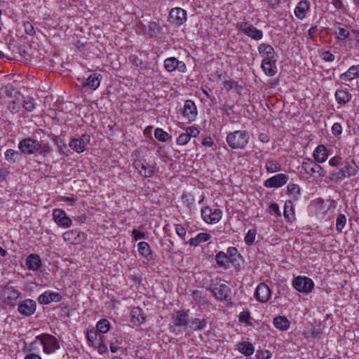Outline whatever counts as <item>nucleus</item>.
<instances>
[{"mask_svg":"<svg viewBox=\"0 0 359 359\" xmlns=\"http://www.w3.org/2000/svg\"><path fill=\"white\" fill-rule=\"evenodd\" d=\"M20 152L9 149H7L5 152V158L7 161L11 163H15L20 157Z\"/></svg>","mask_w":359,"mask_h":359,"instance_id":"a19ab883","label":"nucleus"},{"mask_svg":"<svg viewBox=\"0 0 359 359\" xmlns=\"http://www.w3.org/2000/svg\"><path fill=\"white\" fill-rule=\"evenodd\" d=\"M55 222L60 227L67 228L72 225V219L61 209H55L53 212Z\"/></svg>","mask_w":359,"mask_h":359,"instance_id":"dca6fc26","label":"nucleus"},{"mask_svg":"<svg viewBox=\"0 0 359 359\" xmlns=\"http://www.w3.org/2000/svg\"><path fill=\"white\" fill-rule=\"evenodd\" d=\"M230 259L231 258L222 251L217 252L215 255V261L218 267L223 269H228L229 268L231 263Z\"/></svg>","mask_w":359,"mask_h":359,"instance_id":"c756f323","label":"nucleus"},{"mask_svg":"<svg viewBox=\"0 0 359 359\" xmlns=\"http://www.w3.org/2000/svg\"><path fill=\"white\" fill-rule=\"evenodd\" d=\"M1 295L5 304L14 306V302L20 297L21 292L8 284L2 287Z\"/></svg>","mask_w":359,"mask_h":359,"instance_id":"9d476101","label":"nucleus"},{"mask_svg":"<svg viewBox=\"0 0 359 359\" xmlns=\"http://www.w3.org/2000/svg\"><path fill=\"white\" fill-rule=\"evenodd\" d=\"M50 151H51V149H50V146L48 144H46L44 145L41 144V148H39V149L37 152H39L41 155L46 156L47 154H48L50 152Z\"/></svg>","mask_w":359,"mask_h":359,"instance_id":"e2e57ef3","label":"nucleus"},{"mask_svg":"<svg viewBox=\"0 0 359 359\" xmlns=\"http://www.w3.org/2000/svg\"><path fill=\"white\" fill-rule=\"evenodd\" d=\"M24 27H25V31L27 34L33 36L35 34L34 28L32 24L30 23L29 22H27L24 23Z\"/></svg>","mask_w":359,"mask_h":359,"instance_id":"bf43d9fd","label":"nucleus"},{"mask_svg":"<svg viewBox=\"0 0 359 359\" xmlns=\"http://www.w3.org/2000/svg\"><path fill=\"white\" fill-rule=\"evenodd\" d=\"M207 325V321L205 318H194L190 320V328L194 330H202Z\"/></svg>","mask_w":359,"mask_h":359,"instance_id":"4c0bfd02","label":"nucleus"},{"mask_svg":"<svg viewBox=\"0 0 359 359\" xmlns=\"http://www.w3.org/2000/svg\"><path fill=\"white\" fill-rule=\"evenodd\" d=\"M22 106L28 111H32L35 108L34 100L31 97H25L22 95Z\"/></svg>","mask_w":359,"mask_h":359,"instance_id":"de8ad7c7","label":"nucleus"},{"mask_svg":"<svg viewBox=\"0 0 359 359\" xmlns=\"http://www.w3.org/2000/svg\"><path fill=\"white\" fill-rule=\"evenodd\" d=\"M133 166L138 173L144 177H151L154 174V167L150 165L145 160L137 159L133 162Z\"/></svg>","mask_w":359,"mask_h":359,"instance_id":"9b49d317","label":"nucleus"},{"mask_svg":"<svg viewBox=\"0 0 359 359\" xmlns=\"http://www.w3.org/2000/svg\"><path fill=\"white\" fill-rule=\"evenodd\" d=\"M258 51L260 55H265L264 59L268 60H276V53L274 48L269 44L261 43L258 46Z\"/></svg>","mask_w":359,"mask_h":359,"instance_id":"b1692460","label":"nucleus"},{"mask_svg":"<svg viewBox=\"0 0 359 359\" xmlns=\"http://www.w3.org/2000/svg\"><path fill=\"white\" fill-rule=\"evenodd\" d=\"M97 331L99 333H106L109 330L110 323L107 319H101L99 320L96 325ZM100 339H102V337L100 334H99Z\"/></svg>","mask_w":359,"mask_h":359,"instance_id":"ea45409f","label":"nucleus"},{"mask_svg":"<svg viewBox=\"0 0 359 359\" xmlns=\"http://www.w3.org/2000/svg\"><path fill=\"white\" fill-rule=\"evenodd\" d=\"M211 238V236L208 233H200L194 238H190L187 243L191 246L196 247L199 244L206 242Z\"/></svg>","mask_w":359,"mask_h":359,"instance_id":"72a5a7b5","label":"nucleus"},{"mask_svg":"<svg viewBox=\"0 0 359 359\" xmlns=\"http://www.w3.org/2000/svg\"><path fill=\"white\" fill-rule=\"evenodd\" d=\"M81 235V232L78 230H69L65 232L62 237L66 242L75 245L81 243L83 240ZM82 236H83V233H82Z\"/></svg>","mask_w":359,"mask_h":359,"instance_id":"412c9836","label":"nucleus"},{"mask_svg":"<svg viewBox=\"0 0 359 359\" xmlns=\"http://www.w3.org/2000/svg\"><path fill=\"white\" fill-rule=\"evenodd\" d=\"M346 223V217L343 214L338 215L336 219V230L341 232Z\"/></svg>","mask_w":359,"mask_h":359,"instance_id":"49530a36","label":"nucleus"},{"mask_svg":"<svg viewBox=\"0 0 359 359\" xmlns=\"http://www.w3.org/2000/svg\"><path fill=\"white\" fill-rule=\"evenodd\" d=\"M102 79V76L100 74H92L86 79L85 86L92 90H96L100 86Z\"/></svg>","mask_w":359,"mask_h":359,"instance_id":"473e14b6","label":"nucleus"},{"mask_svg":"<svg viewBox=\"0 0 359 359\" xmlns=\"http://www.w3.org/2000/svg\"><path fill=\"white\" fill-rule=\"evenodd\" d=\"M36 309V303L31 299H26L18 304V312L25 316H30L33 315Z\"/></svg>","mask_w":359,"mask_h":359,"instance_id":"f8f14e48","label":"nucleus"},{"mask_svg":"<svg viewBox=\"0 0 359 359\" xmlns=\"http://www.w3.org/2000/svg\"><path fill=\"white\" fill-rule=\"evenodd\" d=\"M22 101V95H21L20 93H18L17 96H15V99L11 102L8 105V108L10 109L11 113L16 114L20 111Z\"/></svg>","mask_w":359,"mask_h":359,"instance_id":"e433bc0d","label":"nucleus"},{"mask_svg":"<svg viewBox=\"0 0 359 359\" xmlns=\"http://www.w3.org/2000/svg\"><path fill=\"white\" fill-rule=\"evenodd\" d=\"M339 170H333L330 172V180L332 181H341L346 177H351L358 174L359 167L356 165L355 161L351 162L346 161L341 165Z\"/></svg>","mask_w":359,"mask_h":359,"instance_id":"f03ea898","label":"nucleus"},{"mask_svg":"<svg viewBox=\"0 0 359 359\" xmlns=\"http://www.w3.org/2000/svg\"><path fill=\"white\" fill-rule=\"evenodd\" d=\"M268 172H276L281 170L280 165L274 159H267L265 164Z\"/></svg>","mask_w":359,"mask_h":359,"instance_id":"58836bf2","label":"nucleus"},{"mask_svg":"<svg viewBox=\"0 0 359 359\" xmlns=\"http://www.w3.org/2000/svg\"><path fill=\"white\" fill-rule=\"evenodd\" d=\"M320 57L324 61L329 62H333L335 59L334 55L328 50L322 52L320 54Z\"/></svg>","mask_w":359,"mask_h":359,"instance_id":"5fc2aeb1","label":"nucleus"},{"mask_svg":"<svg viewBox=\"0 0 359 359\" xmlns=\"http://www.w3.org/2000/svg\"><path fill=\"white\" fill-rule=\"evenodd\" d=\"M250 135L246 130H236L229 133L226 138L228 145L232 149H243L249 142Z\"/></svg>","mask_w":359,"mask_h":359,"instance_id":"f257e3e1","label":"nucleus"},{"mask_svg":"<svg viewBox=\"0 0 359 359\" xmlns=\"http://www.w3.org/2000/svg\"><path fill=\"white\" fill-rule=\"evenodd\" d=\"M131 323L134 325H140L145 321L146 316L143 311L139 307H136L131 311Z\"/></svg>","mask_w":359,"mask_h":359,"instance_id":"2f4dec72","label":"nucleus"},{"mask_svg":"<svg viewBox=\"0 0 359 359\" xmlns=\"http://www.w3.org/2000/svg\"><path fill=\"white\" fill-rule=\"evenodd\" d=\"M61 299V294L56 292H45L38 297L40 304H48L52 302H59Z\"/></svg>","mask_w":359,"mask_h":359,"instance_id":"aec40b11","label":"nucleus"},{"mask_svg":"<svg viewBox=\"0 0 359 359\" xmlns=\"http://www.w3.org/2000/svg\"><path fill=\"white\" fill-rule=\"evenodd\" d=\"M337 102L341 105H345L352 99V95L346 90L339 88L334 93Z\"/></svg>","mask_w":359,"mask_h":359,"instance_id":"5701e85b","label":"nucleus"},{"mask_svg":"<svg viewBox=\"0 0 359 359\" xmlns=\"http://www.w3.org/2000/svg\"><path fill=\"white\" fill-rule=\"evenodd\" d=\"M292 286L297 291L307 294L313 290L314 283L309 277L299 276L294 278Z\"/></svg>","mask_w":359,"mask_h":359,"instance_id":"423d86ee","label":"nucleus"},{"mask_svg":"<svg viewBox=\"0 0 359 359\" xmlns=\"http://www.w3.org/2000/svg\"><path fill=\"white\" fill-rule=\"evenodd\" d=\"M252 320L253 318L248 311H243L241 312L239 315V321L241 323H244L247 325H252Z\"/></svg>","mask_w":359,"mask_h":359,"instance_id":"37998d69","label":"nucleus"},{"mask_svg":"<svg viewBox=\"0 0 359 359\" xmlns=\"http://www.w3.org/2000/svg\"><path fill=\"white\" fill-rule=\"evenodd\" d=\"M236 349L245 356H250L255 352L253 344L249 341H241L236 344Z\"/></svg>","mask_w":359,"mask_h":359,"instance_id":"cd10ccee","label":"nucleus"},{"mask_svg":"<svg viewBox=\"0 0 359 359\" xmlns=\"http://www.w3.org/2000/svg\"><path fill=\"white\" fill-rule=\"evenodd\" d=\"M97 335H98V333H97V330H88L86 337L89 341L93 342L95 340H97Z\"/></svg>","mask_w":359,"mask_h":359,"instance_id":"4d7b16f0","label":"nucleus"},{"mask_svg":"<svg viewBox=\"0 0 359 359\" xmlns=\"http://www.w3.org/2000/svg\"><path fill=\"white\" fill-rule=\"evenodd\" d=\"M36 340L41 341L43 351L47 353H53L60 348L57 339L52 334L43 333L36 337Z\"/></svg>","mask_w":359,"mask_h":359,"instance_id":"20e7f679","label":"nucleus"},{"mask_svg":"<svg viewBox=\"0 0 359 359\" xmlns=\"http://www.w3.org/2000/svg\"><path fill=\"white\" fill-rule=\"evenodd\" d=\"M273 325L279 330H287L290 327L287 318L283 316H278L273 319Z\"/></svg>","mask_w":359,"mask_h":359,"instance_id":"f704fd0d","label":"nucleus"},{"mask_svg":"<svg viewBox=\"0 0 359 359\" xmlns=\"http://www.w3.org/2000/svg\"><path fill=\"white\" fill-rule=\"evenodd\" d=\"M310 2L308 0H302L300 1L294 8V15L295 16L302 20L305 18L306 11L310 8Z\"/></svg>","mask_w":359,"mask_h":359,"instance_id":"4be33fe9","label":"nucleus"},{"mask_svg":"<svg viewBox=\"0 0 359 359\" xmlns=\"http://www.w3.org/2000/svg\"><path fill=\"white\" fill-rule=\"evenodd\" d=\"M287 191L292 194H299L300 192V187L295 184H289L287 185Z\"/></svg>","mask_w":359,"mask_h":359,"instance_id":"052dcab7","label":"nucleus"},{"mask_svg":"<svg viewBox=\"0 0 359 359\" xmlns=\"http://www.w3.org/2000/svg\"><path fill=\"white\" fill-rule=\"evenodd\" d=\"M164 67L168 72L177 69L180 72H185L187 67L184 62L178 60L175 57H170L164 60Z\"/></svg>","mask_w":359,"mask_h":359,"instance_id":"4468645a","label":"nucleus"},{"mask_svg":"<svg viewBox=\"0 0 359 359\" xmlns=\"http://www.w3.org/2000/svg\"><path fill=\"white\" fill-rule=\"evenodd\" d=\"M228 257H229L230 261L231 263H233L236 261V257H240L241 255L238 254V250L234 247H230L227 250V253H226Z\"/></svg>","mask_w":359,"mask_h":359,"instance_id":"8fccbe9b","label":"nucleus"},{"mask_svg":"<svg viewBox=\"0 0 359 359\" xmlns=\"http://www.w3.org/2000/svg\"><path fill=\"white\" fill-rule=\"evenodd\" d=\"M237 86V82L231 80L225 81L224 82V87L226 90H230Z\"/></svg>","mask_w":359,"mask_h":359,"instance_id":"69168bd1","label":"nucleus"},{"mask_svg":"<svg viewBox=\"0 0 359 359\" xmlns=\"http://www.w3.org/2000/svg\"><path fill=\"white\" fill-rule=\"evenodd\" d=\"M342 132V127L340 123H335L332 125V133L334 135H339Z\"/></svg>","mask_w":359,"mask_h":359,"instance_id":"0e129e2a","label":"nucleus"},{"mask_svg":"<svg viewBox=\"0 0 359 359\" xmlns=\"http://www.w3.org/2000/svg\"><path fill=\"white\" fill-rule=\"evenodd\" d=\"M169 18L175 25L180 26L187 21V12L181 8H173L170 11Z\"/></svg>","mask_w":359,"mask_h":359,"instance_id":"f3484780","label":"nucleus"},{"mask_svg":"<svg viewBox=\"0 0 359 359\" xmlns=\"http://www.w3.org/2000/svg\"><path fill=\"white\" fill-rule=\"evenodd\" d=\"M256 230L255 229H250L246 236H245V242L247 245H250L254 243L256 236Z\"/></svg>","mask_w":359,"mask_h":359,"instance_id":"09e8293b","label":"nucleus"},{"mask_svg":"<svg viewBox=\"0 0 359 359\" xmlns=\"http://www.w3.org/2000/svg\"><path fill=\"white\" fill-rule=\"evenodd\" d=\"M302 167L306 173L316 175L318 177H325L327 173L323 168L311 158L304 159L302 162Z\"/></svg>","mask_w":359,"mask_h":359,"instance_id":"1a4fd4ad","label":"nucleus"},{"mask_svg":"<svg viewBox=\"0 0 359 359\" xmlns=\"http://www.w3.org/2000/svg\"><path fill=\"white\" fill-rule=\"evenodd\" d=\"M288 180V177L283 174L280 173L267 179L264 182V186L267 188H280L284 186Z\"/></svg>","mask_w":359,"mask_h":359,"instance_id":"2eb2a0df","label":"nucleus"},{"mask_svg":"<svg viewBox=\"0 0 359 359\" xmlns=\"http://www.w3.org/2000/svg\"><path fill=\"white\" fill-rule=\"evenodd\" d=\"M186 133L189 135L191 139V137H196L200 134V130L197 128L190 126L186 129Z\"/></svg>","mask_w":359,"mask_h":359,"instance_id":"6e6d98bb","label":"nucleus"},{"mask_svg":"<svg viewBox=\"0 0 359 359\" xmlns=\"http://www.w3.org/2000/svg\"><path fill=\"white\" fill-rule=\"evenodd\" d=\"M334 34H335L336 38L341 41L346 40L350 36L348 29L344 27H337Z\"/></svg>","mask_w":359,"mask_h":359,"instance_id":"79ce46f5","label":"nucleus"},{"mask_svg":"<svg viewBox=\"0 0 359 359\" xmlns=\"http://www.w3.org/2000/svg\"><path fill=\"white\" fill-rule=\"evenodd\" d=\"M190 140L189 136L186 133H182L179 135V137L177 139V143L179 145H185L187 144Z\"/></svg>","mask_w":359,"mask_h":359,"instance_id":"864d4df0","label":"nucleus"},{"mask_svg":"<svg viewBox=\"0 0 359 359\" xmlns=\"http://www.w3.org/2000/svg\"><path fill=\"white\" fill-rule=\"evenodd\" d=\"M359 77V65H353L348 69L340 75V79L344 81H351Z\"/></svg>","mask_w":359,"mask_h":359,"instance_id":"a878e982","label":"nucleus"},{"mask_svg":"<svg viewBox=\"0 0 359 359\" xmlns=\"http://www.w3.org/2000/svg\"><path fill=\"white\" fill-rule=\"evenodd\" d=\"M132 233L135 240L143 239L145 238V233L144 232L139 231L135 229L133 230Z\"/></svg>","mask_w":359,"mask_h":359,"instance_id":"774afa93","label":"nucleus"},{"mask_svg":"<svg viewBox=\"0 0 359 359\" xmlns=\"http://www.w3.org/2000/svg\"><path fill=\"white\" fill-rule=\"evenodd\" d=\"M182 114L183 116L189 121H194L198 114L196 106L191 100H187L182 109Z\"/></svg>","mask_w":359,"mask_h":359,"instance_id":"ddd939ff","label":"nucleus"},{"mask_svg":"<svg viewBox=\"0 0 359 359\" xmlns=\"http://www.w3.org/2000/svg\"><path fill=\"white\" fill-rule=\"evenodd\" d=\"M189 311L181 310L176 313V317L174 320L175 326L186 327L189 323Z\"/></svg>","mask_w":359,"mask_h":359,"instance_id":"7c9ffc66","label":"nucleus"},{"mask_svg":"<svg viewBox=\"0 0 359 359\" xmlns=\"http://www.w3.org/2000/svg\"><path fill=\"white\" fill-rule=\"evenodd\" d=\"M183 202L190 207L194 203L195 199L194 196L190 193H184L182 196Z\"/></svg>","mask_w":359,"mask_h":359,"instance_id":"3c124183","label":"nucleus"},{"mask_svg":"<svg viewBox=\"0 0 359 359\" xmlns=\"http://www.w3.org/2000/svg\"><path fill=\"white\" fill-rule=\"evenodd\" d=\"M276 60L263 59L261 66L268 76H273L276 74Z\"/></svg>","mask_w":359,"mask_h":359,"instance_id":"393cba45","label":"nucleus"},{"mask_svg":"<svg viewBox=\"0 0 359 359\" xmlns=\"http://www.w3.org/2000/svg\"><path fill=\"white\" fill-rule=\"evenodd\" d=\"M271 356V353L268 350H258L256 352L257 359H270Z\"/></svg>","mask_w":359,"mask_h":359,"instance_id":"603ef678","label":"nucleus"},{"mask_svg":"<svg viewBox=\"0 0 359 359\" xmlns=\"http://www.w3.org/2000/svg\"><path fill=\"white\" fill-rule=\"evenodd\" d=\"M314 160L318 163L325 162L327 157V148L323 145H318L314 150L313 154Z\"/></svg>","mask_w":359,"mask_h":359,"instance_id":"c85d7f7f","label":"nucleus"},{"mask_svg":"<svg viewBox=\"0 0 359 359\" xmlns=\"http://www.w3.org/2000/svg\"><path fill=\"white\" fill-rule=\"evenodd\" d=\"M41 148V143L36 140L26 137L19 142L18 149L20 153L25 155H31L36 153Z\"/></svg>","mask_w":359,"mask_h":359,"instance_id":"39448f33","label":"nucleus"},{"mask_svg":"<svg viewBox=\"0 0 359 359\" xmlns=\"http://www.w3.org/2000/svg\"><path fill=\"white\" fill-rule=\"evenodd\" d=\"M222 216V211L220 209L212 210L208 206L201 209V217L204 222L208 224H217L221 219Z\"/></svg>","mask_w":359,"mask_h":359,"instance_id":"6e6552de","label":"nucleus"},{"mask_svg":"<svg viewBox=\"0 0 359 359\" xmlns=\"http://www.w3.org/2000/svg\"><path fill=\"white\" fill-rule=\"evenodd\" d=\"M207 290L210 291L214 297L219 301L227 302L231 301V290L226 284H218L211 282Z\"/></svg>","mask_w":359,"mask_h":359,"instance_id":"7ed1b4c3","label":"nucleus"},{"mask_svg":"<svg viewBox=\"0 0 359 359\" xmlns=\"http://www.w3.org/2000/svg\"><path fill=\"white\" fill-rule=\"evenodd\" d=\"M236 28L243 32L248 36L255 39L259 40L263 37V33L261 30L257 29L248 22H241L236 24Z\"/></svg>","mask_w":359,"mask_h":359,"instance_id":"0eeeda50","label":"nucleus"},{"mask_svg":"<svg viewBox=\"0 0 359 359\" xmlns=\"http://www.w3.org/2000/svg\"><path fill=\"white\" fill-rule=\"evenodd\" d=\"M90 142V135H83L80 138H72L69 146L77 153H81L85 150L86 144Z\"/></svg>","mask_w":359,"mask_h":359,"instance_id":"a211bd4d","label":"nucleus"},{"mask_svg":"<svg viewBox=\"0 0 359 359\" xmlns=\"http://www.w3.org/2000/svg\"><path fill=\"white\" fill-rule=\"evenodd\" d=\"M149 30L154 32L156 34H159L161 32V27L155 22H151L149 25Z\"/></svg>","mask_w":359,"mask_h":359,"instance_id":"338daca9","label":"nucleus"},{"mask_svg":"<svg viewBox=\"0 0 359 359\" xmlns=\"http://www.w3.org/2000/svg\"><path fill=\"white\" fill-rule=\"evenodd\" d=\"M271 297V290L269 286L264 283H260L256 288L255 297L257 301L265 303Z\"/></svg>","mask_w":359,"mask_h":359,"instance_id":"6ab92c4d","label":"nucleus"},{"mask_svg":"<svg viewBox=\"0 0 359 359\" xmlns=\"http://www.w3.org/2000/svg\"><path fill=\"white\" fill-rule=\"evenodd\" d=\"M175 231L180 238H184V236H186V229L181 224H178L175 225Z\"/></svg>","mask_w":359,"mask_h":359,"instance_id":"680f3d73","label":"nucleus"},{"mask_svg":"<svg viewBox=\"0 0 359 359\" xmlns=\"http://www.w3.org/2000/svg\"><path fill=\"white\" fill-rule=\"evenodd\" d=\"M138 251L140 254L150 260L152 258V252L149 245L145 241H141L138 243Z\"/></svg>","mask_w":359,"mask_h":359,"instance_id":"c9c22d12","label":"nucleus"},{"mask_svg":"<svg viewBox=\"0 0 359 359\" xmlns=\"http://www.w3.org/2000/svg\"><path fill=\"white\" fill-rule=\"evenodd\" d=\"M26 265L29 270L36 271L41 266V260L36 254H31L26 259Z\"/></svg>","mask_w":359,"mask_h":359,"instance_id":"bb28decb","label":"nucleus"},{"mask_svg":"<svg viewBox=\"0 0 359 359\" xmlns=\"http://www.w3.org/2000/svg\"><path fill=\"white\" fill-rule=\"evenodd\" d=\"M330 165L332 167H338L343 165V163H341V158L338 156H334L330 159L329 161Z\"/></svg>","mask_w":359,"mask_h":359,"instance_id":"13d9d810","label":"nucleus"},{"mask_svg":"<svg viewBox=\"0 0 359 359\" xmlns=\"http://www.w3.org/2000/svg\"><path fill=\"white\" fill-rule=\"evenodd\" d=\"M155 137L161 142H166L171 136L161 128H156L154 131Z\"/></svg>","mask_w":359,"mask_h":359,"instance_id":"c03bdc74","label":"nucleus"},{"mask_svg":"<svg viewBox=\"0 0 359 359\" xmlns=\"http://www.w3.org/2000/svg\"><path fill=\"white\" fill-rule=\"evenodd\" d=\"M292 202L291 201H287L284 206V217L288 221L291 219V216L293 215Z\"/></svg>","mask_w":359,"mask_h":359,"instance_id":"a18cd8bd","label":"nucleus"}]
</instances>
